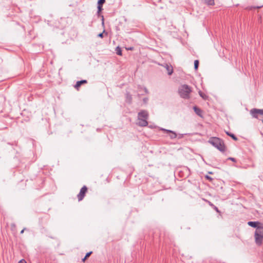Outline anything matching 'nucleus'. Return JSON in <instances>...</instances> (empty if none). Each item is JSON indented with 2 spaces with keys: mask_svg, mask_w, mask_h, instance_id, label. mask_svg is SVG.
I'll use <instances>...</instances> for the list:
<instances>
[{
  "mask_svg": "<svg viewBox=\"0 0 263 263\" xmlns=\"http://www.w3.org/2000/svg\"><path fill=\"white\" fill-rule=\"evenodd\" d=\"M199 65V61L198 60H195L194 61V67L195 70H197L198 69Z\"/></svg>",
  "mask_w": 263,
  "mask_h": 263,
  "instance_id": "obj_15",
  "label": "nucleus"
},
{
  "mask_svg": "<svg viewBox=\"0 0 263 263\" xmlns=\"http://www.w3.org/2000/svg\"><path fill=\"white\" fill-rule=\"evenodd\" d=\"M87 83V81L86 80H81L80 81H78L76 85H74V88L77 90H79L80 87L81 86V85L84 84H86Z\"/></svg>",
  "mask_w": 263,
  "mask_h": 263,
  "instance_id": "obj_9",
  "label": "nucleus"
},
{
  "mask_svg": "<svg viewBox=\"0 0 263 263\" xmlns=\"http://www.w3.org/2000/svg\"><path fill=\"white\" fill-rule=\"evenodd\" d=\"M209 142L221 152H224L226 150V146L223 142L218 138H210Z\"/></svg>",
  "mask_w": 263,
  "mask_h": 263,
  "instance_id": "obj_1",
  "label": "nucleus"
},
{
  "mask_svg": "<svg viewBox=\"0 0 263 263\" xmlns=\"http://www.w3.org/2000/svg\"><path fill=\"white\" fill-rule=\"evenodd\" d=\"M116 53L118 55H122V50L119 47L116 48Z\"/></svg>",
  "mask_w": 263,
  "mask_h": 263,
  "instance_id": "obj_14",
  "label": "nucleus"
},
{
  "mask_svg": "<svg viewBox=\"0 0 263 263\" xmlns=\"http://www.w3.org/2000/svg\"><path fill=\"white\" fill-rule=\"evenodd\" d=\"M248 224L252 227L256 228V229H258V228L262 226V224L258 221H250L248 222Z\"/></svg>",
  "mask_w": 263,
  "mask_h": 263,
  "instance_id": "obj_6",
  "label": "nucleus"
},
{
  "mask_svg": "<svg viewBox=\"0 0 263 263\" xmlns=\"http://www.w3.org/2000/svg\"><path fill=\"white\" fill-rule=\"evenodd\" d=\"M148 114L145 110H142L138 113L137 124L141 126H146L148 125L147 119Z\"/></svg>",
  "mask_w": 263,
  "mask_h": 263,
  "instance_id": "obj_2",
  "label": "nucleus"
},
{
  "mask_svg": "<svg viewBox=\"0 0 263 263\" xmlns=\"http://www.w3.org/2000/svg\"><path fill=\"white\" fill-rule=\"evenodd\" d=\"M205 178H206L208 180H210V181H212L213 180L212 178H211V177H210V176H208V175H206V176H205Z\"/></svg>",
  "mask_w": 263,
  "mask_h": 263,
  "instance_id": "obj_19",
  "label": "nucleus"
},
{
  "mask_svg": "<svg viewBox=\"0 0 263 263\" xmlns=\"http://www.w3.org/2000/svg\"><path fill=\"white\" fill-rule=\"evenodd\" d=\"M24 229L21 231V233L23 234L24 233Z\"/></svg>",
  "mask_w": 263,
  "mask_h": 263,
  "instance_id": "obj_26",
  "label": "nucleus"
},
{
  "mask_svg": "<svg viewBox=\"0 0 263 263\" xmlns=\"http://www.w3.org/2000/svg\"><path fill=\"white\" fill-rule=\"evenodd\" d=\"M226 133H227V134L228 135H229V136H230V137H232V138L234 140H235V141H236V140H237V138H236V137H235L233 134H230V133H229L228 132H227Z\"/></svg>",
  "mask_w": 263,
  "mask_h": 263,
  "instance_id": "obj_16",
  "label": "nucleus"
},
{
  "mask_svg": "<svg viewBox=\"0 0 263 263\" xmlns=\"http://www.w3.org/2000/svg\"><path fill=\"white\" fill-rule=\"evenodd\" d=\"M164 67L165 68L167 71L168 75H171L173 72V68L170 64H166Z\"/></svg>",
  "mask_w": 263,
  "mask_h": 263,
  "instance_id": "obj_7",
  "label": "nucleus"
},
{
  "mask_svg": "<svg viewBox=\"0 0 263 263\" xmlns=\"http://www.w3.org/2000/svg\"><path fill=\"white\" fill-rule=\"evenodd\" d=\"M127 50H133L134 49V48L133 47H130L129 48H127Z\"/></svg>",
  "mask_w": 263,
  "mask_h": 263,
  "instance_id": "obj_23",
  "label": "nucleus"
},
{
  "mask_svg": "<svg viewBox=\"0 0 263 263\" xmlns=\"http://www.w3.org/2000/svg\"><path fill=\"white\" fill-rule=\"evenodd\" d=\"M262 7V6H257L256 8H261Z\"/></svg>",
  "mask_w": 263,
  "mask_h": 263,
  "instance_id": "obj_25",
  "label": "nucleus"
},
{
  "mask_svg": "<svg viewBox=\"0 0 263 263\" xmlns=\"http://www.w3.org/2000/svg\"><path fill=\"white\" fill-rule=\"evenodd\" d=\"M98 11H99V12H100V11H101V10H102V5H98Z\"/></svg>",
  "mask_w": 263,
  "mask_h": 263,
  "instance_id": "obj_20",
  "label": "nucleus"
},
{
  "mask_svg": "<svg viewBox=\"0 0 263 263\" xmlns=\"http://www.w3.org/2000/svg\"><path fill=\"white\" fill-rule=\"evenodd\" d=\"M178 92L181 97L189 99L190 98V93L192 92V89L189 86L184 84L180 86L179 88Z\"/></svg>",
  "mask_w": 263,
  "mask_h": 263,
  "instance_id": "obj_3",
  "label": "nucleus"
},
{
  "mask_svg": "<svg viewBox=\"0 0 263 263\" xmlns=\"http://www.w3.org/2000/svg\"><path fill=\"white\" fill-rule=\"evenodd\" d=\"M18 263H27L25 259H21Z\"/></svg>",
  "mask_w": 263,
  "mask_h": 263,
  "instance_id": "obj_21",
  "label": "nucleus"
},
{
  "mask_svg": "<svg viewBox=\"0 0 263 263\" xmlns=\"http://www.w3.org/2000/svg\"><path fill=\"white\" fill-rule=\"evenodd\" d=\"M255 242L257 244L260 245L263 240V226L256 229L255 233Z\"/></svg>",
  "mask_w": 263,
  "mask_h": 263,
  "instance_id": "obj_4",
  "label": "nucleus"
},
{
  "mask_svg": "<svg viewBox=\"0 0 263 263\" xmlns=\"http://www.w3.org/2000/svg\"><path fill=\"white\" fill-rule=\"evenodd\" d=\"M170 132L171 133V134H172V135L171 136V137L172 138H175L176 137V135L175 133L171 132Z\"/></svg>",
  "mask_w": 263,
  "mask_h": 263,
  "instance_id": "obj_18",
  "label": "nucleus"
},
{
  "mask_svg": "<svg viewBox=\"0 0 263 263\" xmlns=\"http://www.w3.org/2000/svg\"><path fill=\"white\" fill-rule=\"evenodd\" d=\"M105 2V0H99L98 5H102Z\"/></svg>",
  "mask_w": 263,
  "mask_h": 263,
  "instance_id": "obj_17",
  "label": "nucleus"
},
{
  "mask_svg": "<svg viewBox=\"0 0 263 263\" xmlns=\"http://www.w3.org/2000/svg\"><path fill=\"white\" fill-rule=\"evenodd\" d=\"M209 173L210 174H213V173L212 172H209Z\"/></svg>",
  "mask_w": 263,
  "mask_h": 263,
  "instance_id": "obj_27",
  "label": "nucleus"
},
{
  "mask_svg": "<svg viewBox=\"0 0 263 263\" xmlns=\"http://www.w3.org/2000/svg\"><path fill=\"white\" fill-rule=\"evenodd\" d=\"M194 109L195 111L196 112V113L198 115H199L200 116H201L202 111H201V110L199 108H198L197 107H194Z\"/></svg>",
  "mask_w": 263,
  "mask_h": 263,
  "instance_id": "obj_12",
  "label": "nucleus"
},
{
  "mask_svg": "<svg viewBox=\"0 0 263 263\" xmlns=\"http://www.w3.org/2000/svg\"><path fill=\"white\" fill-rule=\"evenodd\" d=\"M91 253H92V252H91V251H90V252H88V253L86 254V255H85V256L84 257V258L82 259V261H83V262H85V260H86L87 258H88V257L90 256V255L91 254Z\"/></svg>",
  "mask_w": 263,
  "mask_h": 263,
  "instance_id": "obj_13",
  "label": "nucleus"
},
{
  "mask_svg": "<svg viewBox=\"0 0 263 263\" xmlns=\"http://www.w3.org/2000/svg\"><path fill=\"white\" fill-rule=\"evenodd\" d=\"M98 36L100 37H103V32L100 33L98 34Z\"/></svg>",
  "mask_w": 263,
  "mask_h": 263,
  "instance_id": "obj_22",
  "label": "nucleus"
},
{
  "mask_svg": "<svg viewBox=\"0 0 263 263\" xmlns=\"http://www.w3.org/2000/svg\"><path fill=\"white\" fill-rule=\"evenodd\" d=\"M199 95H200V96L204 100H207L208 99V97L207 95H206L205 93H204L203 92H202L201 91L199 90Z\"/></svg>",
  "mask_w": 263,
  "mask_h": 263,
  "instance_id": "obj_11",
  "label": "nucleus"
},
{
  "mask_svg": "<svg viewBox=\"0 0 263 263\" xmlns=\"http://www.w3.org/2000/svg\"><path fill=\"white\" fill-rule=\"evenodd\" d=\"M204 3L209 6H214L215 5L214 0H204Z\"/></svg>",
  "mask_w": 263,
  "mask_h": 263,
  "instance_id": "obj_10",
  "label": "nucleus"
},
{
  "mask_svg": "<svg viewBox=\"0 0 263 263\" xmlns=\"http://www.w3.org/2000/svg\"><path fill=\"white\" fill-rule=\"evenodd\" d=\"M250 114L253 117L257 118L258 115H263V109L253 108L250 110Z\"/></svg>",
  "mask_w": 263,
  "mask_h": 263,
  "instance_id": "obj_5",
  "label": "nucleus"
},
{
  "mask_svg": "<svg viewBox=\"0 0 263 263\" xmlns=\"http://www.w3.org/2000/svg\"><path fill=\"white\" fill-rule=\"evenodd\" d=\"M87 188L86 186H84L83 187H82L78 195V197H83L85 195V194L87 192Z\"/></svg>",
  "mask_w": 263,
  "mask_h": 263,
  "instance_id": "obj_8",
  "label": "nucleus"
},
{
  "mask_svg": "<svg viewBox=\"0 0 263 263\" xmlns=\"http://www.w3.org/2000/svg\"><path fill=\"white\" fill-rule=\"evenodd\" d=\"M229 159L231 160H232V161H235V159H234V158H229Z\"/></svg>",
  "mask_w": 263,
  "mask_h": 263,
  "instance_id": "obj_24",
  "label": "nucleus"
}]
</instances>
